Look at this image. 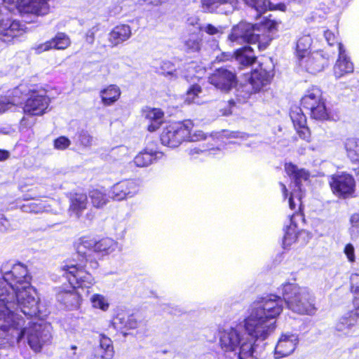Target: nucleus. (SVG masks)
Listing matches in <instances>:
<instances>
[{"label":"nucleus","instance_id":"1","mask_svg":"<svg viewBox=\"0 0 359 359\" xmlns=\"http://www.w3.org/2000/svg\"><path fill=\"white\" fill-rule=\"evenodd\" d=\"M283 304L281 298L274 295L254 302L241 323L219 330L221 348L225 351L238 350L239 359H257L255 343L265 340L275 331Z\"/></svg>","mask_w":359,"mask_h":359},{"label":"nucleus","instance_id":"2","mask_svg":"<svg viewBox=\"0 0 359 359\" xmlns=\"http://www.w3.org/2000/svg\"><path fill=\"white\" fill-rule=\"evenodd\" d=\"M2 278L15 290V297L19 309L25 316H35L39 313V298L30 283L31 277L27 267L22 264H2Z\"/></svg>","mask_w":359,"mask_h":359},{"label":"nucleus","instance_id":"3","mask_svg":"<svg viewBox=\"0 0 359 359\" xmlns=\"http://www.w3.org/2000/svg\"><path fill=\"white\" fill-rule=\"evenodd\" d=\"M276 29V22L271 20H265L259 26L241 22L233 27L228 40L231 46L258 43L259 50H263L268 47L272 39L270 32Z\"/></svg>","mask_w":359,"mask_h":359},{"label":"nucleus","instance_id":"4","mask_svg":"<svg viewBox=\"0 0 359 359\" xmlns=\"http://www.w3.org/2000/svg\"><path fill=\"white\" fill-rule=\"evenodd\" d=\"M19 309L15 297V290L8 282L0 278V326L4 330L20 325L22 321L14 314Z\"/></svg>","mask_w":359,"mask_h":359},{"label":"nucleus","instance_id":"5","mask_svg":"<svg viewBox=\"0 0 359 359\" xmlns=\"http://www.w3.org/2000/svg\"><path fill=\"white\" fill-rule=\"evenodd\" d=\"M282 294L287 307L299 314H309L313 310L309 292L306 287L295 283H285L281 287Z\"/></svg>","mask_w":359,"mask_h":359},{"label":"nucleus","instance_id":"6","mask_svg":"<svg viewBox=\"0 0 359 359\" xmlns=\"http://www.w3.org/2000/svg\"><path fill=\"white\" fill-rule=\"evenodd\" d=\"M20 325L11 327L17 332V341L20 342L24 336H27V342L34 351H39L41 347L50 339V325L46 323H32L28 327L22 330L20 332L18 329L21 327L23 320L20 319Z\"/></svg>","mask_w":359,"mask_h":359},{"label":"nucleus","instance_id":"7","mask_svg":"<svg viewBox=\"0 0 359 359\" xmlns=\"http://www.w3.org/2000/svg\"><path fill=\"white\" fill-rule=\"evenodd\" d=\"M285 170L294 182V188L290 193L288 201L290 208L292 210H299L302 207L303 187L309 184L310 174L305 169L299 168L296 165L291 163L285 164Z\"/></svg>","mask_w":359,"mask_h":359},{"label":"nucleus","instance_id":"8","mask_svg":"<svg viewBox=\"0 0 359 359\" xmlns=\"http://www.w3.org/2000/svg\"><path fill=\"white\" fill-rule=\"evenodd\" d=\"M329 177V185L335 196L346 199L355 196L356 184L352 175L341 172L333 174Z\"/></svg>","mask_w":359,"mask_h":359},{"label":"nucleus","instance_id":"9","mask_svg":"<svg viewBox=\"0 0 359 359\" xmlns=\"http://www.w3.org/2000/svg\"><path fill=\"white\" fill-rule=\"evenodd\" d=\"M117 248V243L111 238H106L99 241L95 239L82 238L76 246L77 252L85 257H90L94 253L109 254Z\"/></svg>","mask_w":359,"mask_h":359},{"label":"nucleus","instance_id":"10","mask_svg":"<svg viewBox=\"0 0 359 359\" xmlns=\"http://www.w3.org/2000/svg\"><path fill=\"white\" fill-rule=\"evenodd\" d=\"M192 128L193 123L191 121L167 126L161 136L162 144L170 147H178L182 141L186 140L189 134V129Z\"/></svg>","mask_w":359,"mask_h":359},{"label":"nucleus","instance_id":"11","mask_svg":"<svg viewBox=\"0 0 359 359\" xmlns=\"http://www.w3.org/2000/svg\"><path fill=\"white\" fill-rule=\"evenodd\" d=\"M9 4H14L22 17L44 16L50 12V0H3Z\"/></svg>","mask_w":359,"mask_h":359},{"label":"nucleus","instance_id":"12","mask_svg":"<svg viewBox=\"0 0 359 359\" xmlns=\"http://www.w3.org/2000/svg\"><path fill=\"white\" fill-rule=\"evenodd\" d=\"M272 75L269 72L265 69H256L252 72L249 82L244 84L238 90L241 93L238 95L243 99H246L252 93L261 90L264 86H267L271 80Z\"/></svg>","mask_w":359,"mask_h":359},{"label":"nucleus","instance_id":"13","mask_svg":"<svg viewBox=\"0 0 359 359\" xmlns=\"http://www.w3.org/2000/svg\"><path fill=\"white\" fill-rule=\"evenodd\" d=\"M65 275L69 280V283L75 287H89L93 284V276L83 269L81 266H78L74 264H67L62 266Z\"/></svg>","mask_w":359,"mask_h":359},{"label":"nucleus","instance_id":"14","mask_svg":"<svg viewBox=\"0 0 359 359\" xmlns=\"http://www.w3.org/2000/svg\"><path fill=\"white\" fill-rule=\"evenodd\" d=\"M208 81L222 92H229L236 84L235 72L226 68H218L208 77Z\"/></svg>","mask_w":359,"mask_h":359},{"label":"nucleus","instance_id":"15","mask_svg":"<svg viewBox=\"0 0 359 359\" xmlns=\"http://www.w3.org/2000/svg\"><path fill=\"white\" fill-rule=\"evenodd\" d=\"M25 32V25L19 21L12 20L8 18H0V39L3 41L10 42Z\"/></svg>","mask_w":359,"mask_h":359},{"label":"nucleus","instance_id":"16","mask_svg":"<svg viewBox=\"0 0 359 359\" xmlns=\"http://www.w3.org/2000/svg\"><path fill=\"white\" fill-rule=\"evenodd\" d=\"M139 186L133 180H124L115 184L111 189V198L114 201H123L132 198L137 194Z\"/></svg>","mask_w":359,"mask_h":359},{"label":"nucleus","instance_id":"17","mask_svg":"<svg viewBox=\"0 0 359 359\" xmlns=\"http://www.w3.org/2000/svg\"><path fill=\"white\" fill-rule=\"evenodd\" d=\"M49 100L47 97L34 92L27 99L23 108L25 113L34 115H42L48 108Z\"/></svg>","mask_w":359,"mask_h":359},{"label":"nucleus","instance_id":"18","mask_svg":"<svg viewBox=\"0 0 359 359\" xmlns=\"http://www.w3.org/2000/svg\"><path fill=\"white\" fill-rule=\"evenodd\" d=\"M338 58L333 67V74L337 79L353 72V63L346 54L345 48L341 43H338Z\"/></svg>","mask_w":359,"mask_h":359},{"label":"nucleus","instance_id":"19","mask_svg":"<svg viewBox=\"0 0 359 359\" xmlns=\"http://www.w3.org/2000/svg\"><path fill=\"white\" fill-rule=\"evenodd\" d=\"M353 309L340 318L336 324V329L342 332L356 325L359 321V296L352 299Z\"/></svg>","mask_w":359,"mask_h":359},{"label":"nucleus","instance_id":"20","mask_svg":"<svg viewBox=\"0 0 359 359\" xmlns=\"http://www.w3.org/2000/svg\"><path fill=\"white\" fill-rule=\"evenodd\" d=\"M298 343V338L292 334H283L275 348L276 358L286 357L294 352Z\"/></svg>","mask_w":359,"mask_h":359},{"label":"nucleus","instance_id":"21","mask_svg":"<svg viewBox=\"0 0 359 359\" xmlns=\"http://www.w3.org/2000/svg\"><path fill=\"white\" fill-rule=\"evenodd\" d=\"M202 8L208 12L224 13L234 11L238 4V0H201Z\"/></svg>","mask_w":359,"mask_h":359},{"label":"nucleus","instance_id":"22","mask_svg":"<svg viewBox=\"0 0 359 359\" xmlns=\"http://www.w3.org/2000/svg\"><path fill=\"white\" fill-rule=\"evenodd\" d=\"M70 44L71 40L69 37L65 33L59 32L51 40L35 46L34 49L36 53H41L52 48L64 50L68 48Z\"/></svg>","mask_w":359,"mask_h":359},{"label":"nucleus","instance_id":"23","mask_svg":"<svg viewBox=\"0 0 359 359\" xmlns=\"http://www.w3.org/2000/svg\"><path fill=\"white\" fill-rule=\"evenodd\" d=\"M132 36L131 27L125 24L114 27L108 34V41L111 47H115L128 40Z\"/></svg>","mask_w":359,"mask_h":359},{"label":"nucleus","instance_id":"24","mask_svg":"<svg viewBox=\"0 0 359 359\" xmlns=\"http://www.w3.org/2000/svg\"><path fill=\"white\" fill-rule=\"evenodd\" d=\"M114 347L111 340L102 335L99 346L94 348L90 359H111L114 356Z\"/></svg>","mask_w":359,"mask_h":359},{"label":"nucleus","instance_id":"25","mask_svg":"<svg viewBox=\"0 0 359 359\" xmlns=\"http://www.w3.org/2000/svg\"><path fill=\"white\" fill-rule=\"evenodd\" d=\"M149 132L157 130L164 122V112L158 108H149L143 111Z\"/></svg>","mask_w":359,"mask_h":359},{"label":"nucleus","instance_id":"26","mask_svg":"<svg viewBox=\"0 0 359 359\" xmlns=\"http://www.w3.org/2000/svg\"><path fill=\"white\" fill-rule=\"evenodd\" d=\"M57 300L63 304L66 309L75 310L79 308L81 298L74 288L71 290L60 291L57 294Z\"/></svg>","mask_w":359,"mask_h":359},{"label":"nucleus","instance_id":"27","mask_svg":"<svg viewBox=\"0 0 359 359\" xmlns=\"http://www.w3.org/2000/svg\"><path fill=\"white\" fill-rule=\"evenodd\" d=\"M121 95L120 88L114 84L107 86L100 92L101 102L104 106H111L118 100Z\"/></svg>","mask_w":359,"mask_h":359},{"label":"nucleus","instance_id":"28","mask_svg":"<svg viewBox=\"0 0 359 359\" xmlns=\"http://www.w3.org/2000/svg\"><path fill=\"white\" fill-rule=\"evenodd\" d=\"M88 197L84 194H75L71 198L69 212L70 215L79 218L82 212L86 209Z\"/></svg>","mask_w":359,"mask_h":359},{"label":"nucleus","instance_id":"29","mask_svg":"<svg viewBox=\"0 0 359 359\" xmlns=\"http://www.w3.org/2000/svg\"><path fill=\"white\" fill-rule=\"evenodd\" d=\"M334 55V52L329 50L316 51V72H320L328 68Z\"/></svg>","mask_w":359,"mask_h":359},{"label":"nucleus","instance_id":"30","mask_svg":"<svg viewBox=\"0 0 359 359\" xmlns=\"http://www.w3.org/2000/svg\"><path fill=\"white\" fill-rule=\"evenodd\" d=\"M235 55L236 60L244 66L252 65L257 59L252 48L249 46H245L242 48L238 49L236 51Z\"/></svg>","mask_w":359,"mask_h":359},{"label":"nucleus","instance_id":"31","mask_svg":"<svg viewBox=\"0 0 359 359\" xmlns=\"http://www.w3.org/2000/svg\"><path fill=\"white\" fill-rule=\"evenodd\" d=\"M346 155L352 162H359V138L351 137L344 142Z\"/></svg>","mask_w":359,"mask_h":359},{"label":"nucleus","instance_id":"32","mask_svg":"<svg viewBox=\"0 0 359 359\" xmlns=\"http://www.w3.org/2000/svg\"><path fill=\"white\" fill-rule=\"evenodd\" d=\"M312 43L313 39L310 35L303 36L299 39L297 44V53L299 60L311 55Z\"/></svg>","mask_w":359,"mask_h":359},{"label":"nucleus","instance_id":"33","mask_svg":"<svg viewBox=\"0 0 359 359\" xmlns=\"http://www.w3.org/2000/svg\"><path fill=\"white\" fill-rule=\"evenodd\" d=\"M299 214H294L291 218V224L287 229V231L285 233L283 240V247L287 248L290 247L292 243H294L297 238V233L296 230V224H294V219L296 217H300Z\"/></svg>","mask_w":359,"mask_h":359},{"label":"nucleus","instance_id":"34","mask_svg":"<svg viewBox=\"0 0 359 359\" xmlns=\"http://www.w3.org/2000/svg\"><path fill=\"white\" fill-rule=\"evenodd\" d=\"M155 152L144 150L136 155V156L134 158L133 162L137 167H147L153 163V161L155 158Z\"/></svg>","mask_w":359,"mask_h":359},{"label":"nucleus","instance_id":"35","mask_svg":"<svg viewBox=\"0 0 359 359\" xmlns=\"http://www.w3.org/2000/svg\"><path fill=\"white\" fill-rule=\"evenodd\" d=\"M202 93L201 87L198 84L192 85L187 90L184 102L187 104H201L203 103L200 94Z\"/></svg>","mask_w":359,"mask_h":359},{"label":"nucleus","instance_id":"36","mask_svg":"<svg viewBox=\"0 0 359 359\" xmlns=\"http://www.w3.org/2000/svg\"><path fill=\"white\" fill-rule=\"evenodd\" d=\"M327 121L330 119V112L325 105V99L320 94L316 105V120Z\"/></svg>","mask_w":359,"mask_h":359},{"label":"nucleus","instance_id":"37","mask_svg":"<svg viewBox=\"0 0 359 359\" xmlns=\"http://www.w3.org/2000/svg\"><path fill=\"white\" fill-rule=\"evenodd\" d=\"M201 40L195 34L190 35L184 41V48L187 53L198 51L201 49Z\"/></svg>","mask_w":359,"mask_h":359},{"label":"nucleus","instance_id":"38","mask_svg":"<svg viewBox=\"0 0 359 359\" xmlns=\"http://www.w3.org/2000/svg\"><path fill=\"white\" fill-rule=\"evenodd\" d=\"M90 197L95 208H102L109 201L106 194L97 189L93 190L90 194Z\"/></svg>","mask_w":359,"mask_h":359},{"label":"nucleus","instance_id":"39","mask_svg":"<svg viewBox=\"0 0 359 359\" xmlns=\"http://www.w3.org/2000/svg\"><path fill=\"white\" fill-rule=\"evenodd\" d=\"M244 3L254 8L257 14V17L259 16L262 13L267 10L269 6L268 0H243Z\"/></svg>","mask_w":359,"mask_h":359},{"label":"nucleus","instance_id":"40","mask_svg":"<svg viewBox=\"0 0 359 359\" xmlns=\"http://www.w3.org/2000/svg\"><path fill=\"white\" fill-rule=\"evenodd\" d=\"M23 208V210L25 211V212H34V213H39V212H46V211H52V210H50V205H46L45 203H35V202H33V203H30L27 205H23L22 207Z\"/></svg>","mask_w":359,"mask_h":359},{"label":"nucleus","instance_id":"41","mask_svg":"<svg viewBox=\"0 0 359 359\" xmlns=\"http://www.w3.org/2000/svg\"><path fill=\"white\" fill-rule=\"evenodd\" d=\"M92 305L94 308L107 311L109 308V303L105 297L99 294H95L90 297Z\"/></svg>","mask_w":359,"mask_h":359},{"label":"nucleus","instance_id":"42","mask_svg":"<svg viewBox=\"0 0 359 359\" xmlns=\"http://www.w3.org/2000/svg\"><path fill=\"white\" fill-rule=\"evenodd\" d=\"M350 291L353 297L359 296V271L353 273L350 276Z\"/></svg>","mask_w":359,"mask_h":359},{"label":"nucleus","instance_id":"43","mask_svg":"<svg viewBox=\"0 0 359 359\" xmlns=\"http://www.w3.org/2000/svg\"><path fill=\"white\" fill-rule=\"evenodd\" d=\"M301 104L304 109L309 111L311 116H312L314 111V95L310 94L303 97Z\"/></svg>","mask_w":359,"mask_h":359},{"label":"nucleus","instance_id":"44","mask_svg":"<svg viewBox=\"0 0 359 359\" xmlns=\"http://www.w3.org/2000/svg\"><path fill=\"white\" fill-rule=\"evenodd\" d=\"M128 315L124 313H118L113 319V325L117 329H124L127 325V321L129 318Z\"/></svg>","mask_w":359,"mask_h":359},{"label":"nucleus","instance_id":"45","mask_svg":"<svg viewBox=\"0 0 359 359\" xmlns=\"http://www.w3.org/2000/svg\"><path fill=\"white\" fill-rule=\"evenodd\" d=\"M290 118L294 123H297L302 125L304 121V115L303 114L302 109L298 107H294L290 111Z\"/></svg>","mask_w":359,"mask_h":359},{"label":"nucleus","instance_id":"46","mask_svg":"<svg viewBox=\"0 0 359 359\" xmlns=\"http://www.w3.org/2000/svg\"><path fill=\"white\" fill-rule=\"evenodd\" d=\"M192 128L189 129V134L187 137V140L191 142L201 141L206 139L207 135L201 130H196L191 132Z\"/></svg>","mask_w":359,"mask_h":359},{"label":"nucleus","instance_id":"47","mask_svg":"<svg viewBox=\"0 0 359 359\" xmlns=\"http://www.w3.org/2000/svg\"><path fill=\"white\" fill-rule=\"evenodd\" d=\"M71 141L65 136H61L54 141V147L57 149L64 150L69 147Z\"/></svg>","mask_w":359,"mask_h":359},{"label":"nucleus","instance_id":"48","mask_svg":"<svg viewBox=\"0 0 359 359\" xmlns=\"http://www.w3.org/2000/svg\"><path fill=\"white\" fill-rule=\"evenodd\" d=\"M162 74L165 76H171L176 78L175 71L173 69V65L170 62H164L161 65Z\"/></svg>","mask_w":359,"mask_h":359},{"label":"nucleus","instance_id":"49","mask_svg":"<svg viewBox=\"0 0 359 359\" xmlns=\"http://www.w3.org/2000/svg\"><path fill=\"white\" fill-rule=\"evenodd\" d=\"M201 29L210 35H216L223 33L222 27H215L211 24L206 25L205 26L203 27Z\"/></svg>","mask_w":359,"mask_h":359},{"label":"nucleus","instance_id":"50","mask_svg":"<svg viewBox=\"0 0 359 359\" xmlns=\"http://www.w3.org/2000/svg\"><path fill=\"white\" fill-rule=\"evenodd\" d=\"M344 252L349 262L353 263L355 261V249L351 243H347L345 245Z\"/></svg>","mask_w":359,"mask_h":359},{"label":"nucleus","instance_id":"51","mask_svg":"<svg viewBox=\"0 0 359 359\" xmlns=\"http://www.w3.org/2000/svg\"><path fill=\"white\" fill-rule=\"evenodd\" d=\"M324 36L330 46H334L335 43L338 45L340 42H337V37L333 32L330 30L324 32Z\"/></svg>","mask_w":359,"mask_h":359},{"label":"nucleus","instance_id":"52","mask_svg":"<svg viewBox=\"0 0 359 359\" xmlns=\"http://www.w3.org/2000/svg\"><path fill=\"white\" fill-rule=\"evenodd\" d=\"M98 28L93 27L88 29L86 34V41L89 44H93L95 41V34L97 33Z\"/></svg>","mask_w":359,"mask_h":359},{"label":"nucleus","instance_id":"53","mask_svg":"<svg viewBox=\"0 0 359 359\" xmlns=\"http://www.w3.org/2000/svg\"><path fill=\"white\" fill-rule=\"evenodd\" d=\"M79 140L83 146L88 147L92 144L93 137L87 133H82L80 135Z\"/></svg>","mask_w":359,"mask_h":359},{"label":"nucleus","instance_id":"54","mask_svg":"<svg viewBox=\"0 0 359 359\" xmlns=\"http://www.w3.org/2000/svg\"><path fill=\"white\" fill-rule=\"evenodd\" d=\"M15 100H13V102L4 100L0 101V114L4 113L7 110L10 109L15 104Z\"/></svg>","mask_w":359,"mask_h":359},{"label":"nucleus","instance_id":"55","mask_svg":"<svg viewBox=\"0 0 359 359\" xmlns=\"http://www.w3.org/2000/svg\"><path fill=\"white\" fill-rule=\"evenodd\" d=\"M8 229V221L6 218H4V216L0 217V231L5 232L7 231Z\"/></svg>","mask_w":359,"mask_h":359},{"label":"nucleus","instance_id":"56","mask_svg":"<svg viewBox=\"0 0 359 359\" xmlns=\"http://www.w3.org/2000/svg\"><path fill=\"white\" fill-rule=\"evenodd\" d=\"M127 322V325L126 327V329H134L137 326V320L132 316H129Z\"/></svg>","mask_w":359,"mask_h":359},{"label":"nucleus","instance_id":"57","mask_svg":"<svg viewBox=\"0 0 359 359\" xmlns=\"http://www.w3.org/2000/svg\"><path fill=\"white\" fill-rule=\"evenodd\" d=\"M350 222L353 226L359 227V213H354L351 216Z\"/></svg>","mask_w":359,"mask_h":359},{"label":"nucleus","instance_id":"58","mask_svg":"<svg viewBox=\"0 0 359 359\" xmlns=\"http://www.w3.org/2000/svg\"><path fill=\"white\" fill-rule=\"evenodd\" d=\"M269 6L267 7V9H278L282 11H285L286 9V6L284 4H278L276 5H272L269 1Z\"/></svg>","mask_w":359,"mask_h":359},{"label":"nucleus","instance_id":"59","mask_svg":"<svg viewBox=\"0 0 359 359\" xmlns=\"http://www.w3.org/2000/svg\"><path fill=\"white\" fill-rule=\"evenodd\" d=\"M9 157V152L6 150L0 149V161L6 160Z\"/></svg>","mask_w":359,"mask_h":359},{"label":"nucleus","instance_id":"60","mask_svg":"<svg viewBox=\"0 0 359 359\" xmlns=\"http://www.w3.org/2000/svg\"><path fill=\"white\" fill-rule=\"evenodd\" d=\"M200 153H207V151L202 150L198 148H194L190 150L189 154L191 156H194L195 154H199Z\"/></svg>","mask_w":359,"mask_h":359},{"label":"nucleus","instance_id":"61","mask_svg":"<svg viewBox=\"0 0 359 359\" xmlns=\"http://www.w3.org/2000/svg\"><path fill=\"white\" fill-rule=\"evenodd\" d=\"M308 128L303 127L302 130L299 131V135L302 136L304 139H306L307 137L306 135V133H308Z\"/></svg>","mask_w":359,"mask_h":359},{"label":"nucleus","instance_id":"62","mask_svg":"<svg viewBox=\"0 0 359 359\" xmlns=\"http://www.w3.org/2000/svg\"><path fill=\"white\" fill-rule=\"evenodd\" d=\"M23 88H24V86L22 85H20V86H18V88L14 90L15 96H17L18 94V92L22 90Z\"/></svg>","mask_w":359,"mask_h":359},{"label":"nucleus","instance_id":"63","mask_svg":"<svg viewBox=\"0 0 359 359\" xmlns=\"http://www.w3.org/2000/svg\"><path fill=\"white\" fill-rule=\"evenodd\" d=\"M280 184L282 186V190H283V194L285 196L286 195V192H287L286 187L283 184Z\"/></svg>","mask_w":359,"mask_h":359},{"label":"nucleus","instance_id":"64","mask_svg":"<svg viewBox=\"0 0 359 359\" xmlns=\"http://www.w3.org/2000/svg\"><path fill=\"white\" fill-rule=\"evenodd\" d=\"M355 175H356L357 179L359 182V167L357 169H355Z\"/></svg>","mask_w":359,"mask_h":359}]
</instances>
